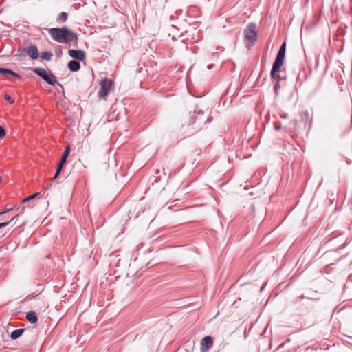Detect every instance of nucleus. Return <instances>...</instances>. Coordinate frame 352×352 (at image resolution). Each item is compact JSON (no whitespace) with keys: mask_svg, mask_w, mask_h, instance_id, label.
Instances as JSON below:
<instances>
[{"mask_svg":"<svg viewBox=\"0 0 352 352\" xmlns=\"http://www.w3.org/2000/svg\"><path fill=\"white\" fill-rule=\"evenodd\" d=\"M33 72L52 85H54L57 82L56 77L50 72L45 70V69L39 67L34 68Z\"/></svg>","mask_w":352,"mask_h":352,"instance_id":"3","label":"nucleus"},{"mask_svg":"<svg viewBox=\"0 0 352 352\" xmlns=\"http://www.w3.org/2000/svg\"><path fill=\"white\" fill-rule=\"evenodd\" d=\"M286 52V43H283L280 48L278 50L276 60L273 64V67L271 71V76L275 80H279V69L284 63V59Z\"/></svg>","mask_w":352,"mask_h":352,"instance_id":"2","label":"nucleus"},{"mask_svg":"<svg viewBox=\"0 0 352 352\" xmlns=\"http://www.w3.org/2000/svg\"><path fill=\"white\" fill-rule=\"evenodd\" d=\"M24 210H25V207H23V208H22L21 212H23L24 211Z\"/></svg>","mask_w":352,"mask_h":352,"instance_id":"25","label":"nucleus"},{"mask_svg":"<svg viewBox=\"0 0 352 352\" xmlns=\"http://www.w3.org/2000/svg\"><path fill=\"white\" fill-rule=\"evenodd\" d=\"M41 58L45 60H50L52 57V54L50 52H43L41 54Z\"/></svg>","mask_w":352,"mask_h":352,"instance_id":"17","label":"nucleus"},{"mask_svg":"<svg viewBox=\"0 0 352 352\" xmlns=\"http://www.w3.org/2000/svg\"><path fill=\"white\" fill-rule=\"evenodd\" d=\"M114 89L113 82L109 79H104L100 82V88L98 91V96L100 98H105L107 94Z\"/></svg>","mask_w":352,"mask_h":352,"instance_id":"4","label":"nucleus"},{"mask_svg":"<svg viewBox=\"0 0 352 352\" xmlns=\"http://www.w3.org/2000/svg\"><path fill=\"white\" fill-rule=\"evenodd\" d=\"M26 318L32 324H34L37 321V317L34 312L28 313L26 315Z\"/></svg>","mask_w":352,"mask_h":352,"instance_id":"10","label":"nucleus"},{"mask_svg":"<svg viewBox=\"0 0 352 352\" xmlns=\"http://www.w3.org/2000/svg\"><path fill=\"white\" fill-rule=\"evenodd\" d=\"M69 55L76 60H82L85 58V53L81 50H69Z\"/></svg>","mask_w":352,"mask_h":352,"instance_id":"7","label":"nucleus"},{"mask_svg":"<svg viewBox=\"0 0 352 352\" xmlns=\"http://www.w3.org/2000/svg\"><path fill=\"white\" fill-rule=\"evenodd\" d=\"M8 212V210L1 211V212H0V215H1V214H4V213H6V212Z\"/></svg>","mask_w":352,"mask_h":352,"instance_id":"23","label":"nucleus"},{"mask_svg":"<svg viewBox=\"0 0 352 352\" xmlns=\"http://www.w3.org/2000/svg\"><path fill=\"white\" fill-rule=\"evenodd\" d=\"M314 20H315V22L314 23L313 25H316L317 24V23L320 20V12L318 11V12H315L314 13V16H313Z\"/></svg>","mask_w":352,"mask_h":352,"instance_id":"16","label":"nucleus"},{"mask_svg":"<svg viewBox=\"0 0 352 352\" xmlns=\"http://www.w3.org/2000/svg\"><path fill=\"white\" fill-rule=\"evenodd\" d=\"M49 33L52 38L58 43H69L77 40L76 34L65 27L50 28Z\"/></svg>","mask_w":352,"mask_h":352,"instance_id":"1","label":"nucleus"},{"mask_svg":"<svg viewBox=\"0 0 352 352\" xmlns=\"http://www.w3.org/2000/svg\"><path fill=\"white\" fill-rule=\"evenodd\" d=\"M10 210H11V208H7V210H6L10 211Z\"/></svg>","mask_w":352,"mask_h":352,"instance_id":"26","label":"nucleus"},{"mask_svg":"<svg viewBox=\"0 0 352 352\" xmlns=\"http://www.w3.org/2000/svg\"><path fill=\"white\" fill-rule=\"evenodd\" d=\"M18 217V214H16V216H14V217H12L10 221H8V222H3V223H0V228H3V227H6L8 225H9V223L12 221H13L16 217Z\"/></svg>","mask_w":352,"mask_h":352,"instance_id":"19","label":"nucleus"},{"mask_svg":"<svg viewBox=\"0 0 352 352\" xmlns=\"http://www.w3.org/2000/svg\"><path fill=\"white\" fill-rule=\"evenodd\" d=\"M28 55L32 58V59H36L38 57V50L36 47L32 46L28 49Z\"/></svg>","mask_w":352,"mask_h":352,"instance_id":"8","label":"nucleus"},{"mask_svg":"<svg viewBox=\"0 0 352 352\" xmlns=\"http://www.w3.org/2000/svg\"><path fill=\"white\" fill-rule=\"evenodd\" d=\"M213 342L210 336L204 337L200 344V351L201 352H206L212 346Z\"/></svg>","mask_w":352,"mask_h":352,"instance_id":"6","label":"nucleus"},{"mask_svg":"<svg viewBox=\"0 0 352 352\" xmlns=\"http://www.w3.org/2000/svg\"><path fill=\"white\" fill-rule=\"evenodd\" d=\"M0 74L4 76H7L8 74H9L12 76H18V74L14 73L13 71L4 68H0Z\"/></svg>","mask_w":352,"mask_h":352,"instance_id":"11","label":"nucleus"},{"mask_svg":"<svg viewBox=\"0 0 352 352\" xmlns=\"http://www.w3.org/2000/svg\"><path fill=\"white\" fill-rule=\"evenodd\" d=\"M5 99H6V100H8L10 104H12V103L14 102V100H12V98H11L10 96V95H8V94H6V95L5 96Z\"/></svg>","mask_w":352,"mask_h":352,"instance_id":"21","label":"nucleus"},{"mask_svg":"<svg viewBox=\"0 0 352 352\" xmlns=\"http://www.w3.org/2000/svg\"><path fill=\"white\" fill-rule=\"evenodd\" d=\"M6 136V131L0 126V140L3 139Z\"/></svg>","mask_w":352,"mask_h":352,"instance_id":"20","label":"nucleus"},{"mask_svg":"<svg viewBox=\"0 0 352 352\" xmlns=\"http://www.w3.org/2000/svg\"><path fill=\"white\" fill-rule=\"evenodd\" d=\"M64 164H61V162H59V164L58 165V167H57V169H56V173H55V175H54L53 179H56L58 177L59 173L61 172Z\"/></svg>","mask_w":352,"mask_h":352,"instance_id":"15","label":"nucleus"},{"mask_svg":"<svg viewBox=\"0 0 352 352\" xmlns=\"http://www.w3.org/2000/svg\"><path fill=\"white\" fill-rule=\"evenodd\" d=\"M23 332V329H16L12 332L10 337L12 339L15 340L20 337Z\"/></svg>","mask_w":352,"mask_h":352,"instance_id":"12","label":"nucleus"},{"mask_svg":"<svg viewBox=\"0 0 352 352\" xmlns=\"http://www.w3.org/2000/svg\"><path fill=\"white\" fill-rule=\"evenodd\" d=\"M274 126L276 130H279L281 128V125L279 123H276Z\"/></svg>","mask_w":352,"mask_h":352,"instance_id":"22","label":"nucleus"},{"mask_svg":"<svg viewBox=\"0 0 352 352\" xmlns=\"http://www.w3.org/2000/svg\"><path fill=\"white\" fill-rule=\"evenodd\" d=\"M38 193H34V194H33V195H30V196H28V197H25V198L22 201V202H23V203H25V202H27V201H30V200L33 199L34 198H35V197L38 195Z\"/></svg>","mask_w":352,"mask_h":352,"instance_id":"18","label":"nucleus"},{"mask_svg":"<svg viewBox=\"0 0 352 352\" xmlns=\"http://www.w3.org/2000/svg\"><path fill=\"white\" fill-rule=\"evenodd\" d=\"M280 116H281L283 118H287V114H285V115H280Z\"/></svg>","mask_w":352,"mask_h":352,"instance_id":"24","label":"nucleus"},{"mask_svg":"<svg viewBox=\"0 0 352 352\" xmlns=\"http://www.w3.org/2000/svg\"><path fill=\"white\" fill-rule=\"evenodd\" d=\"M67 19V14L66 12H61L58 16V21L60 22H65Z\"/></svg>","mask_w":352,"mask_h":352,"instance_id":"14","label":"nucleus"},{"mask_svg":"<svg viewBox=\"0 0 352 352\" xmlns=\"http://www.w3.org/2000/svg\"><path fill=\"white\" fill-rule=\"evenodd\" d=\"M245 39L251 43L254 42L257 38L256 27L254 24H250L245 30Z\"/></svg>","mask_w":352,"mask_h":352,"instance_id":"5","label":"nucleus"},{"mask_svg":"<svg viewBox=\"0 0 352 352\" xmlns=\"http://www.w3.org/2000/svg\"><path fill=\"white\" fill-rule=\"evenodd\" d=\"M68 67L72 72H76L80 69V64L76 60H70L68 63Z\"/></svg>","mask_w":352,"mask_h":352,"instance_id":"9","label":"nucleus"},{"mask_svg":"<svg viewBox=\"0 0 352 352\" xmlns=\"http://www.w3.org/2000/svg\"><path fill=\"white\" fill-rule=\"evenodd\" d=\"M69 151H70V148L68 146L66 148V149H65V152L63 153V157H62V158H61V160L60 161V162H61V164H65V162L67 160V157H68V155L69 154Z\"/></svg>","mask_w":352,"mask_h":352,"instance_id":"13","label":"nucleus"}]
</instances>
